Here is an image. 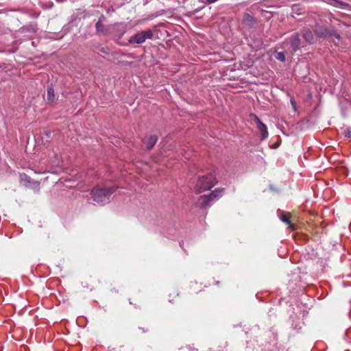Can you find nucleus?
Instances as JSON below:
<instances>
[{"instance_id": "f257e3e1", "label": "nucleus", "mask_w": 351, "mask_h": 351, "mask_svg": "<svg viewBox=\"0 0 351 351\" xmlns=\"http://www.w3.org/2000/svg\"><path fill=\"white\" fill-rule=\"evenodd\" d=\"M117 189L116 187L95 186L90 192L91 197L97 204H103L108 202L111 195Z\"/></svg>"}, {"instance_id": "f03ea898", "label": "nucleus", "mask_w": 351, "mask_h": 351, "mask_svg": "<svg viewBox=\"0 0 351 351\" xmlns=\"http://www.w3.org/2000/svg\"><path fill=\"white\" fill-rule=\"evenodd\" d=\"M217 182L215 174L210 172L205 176H199L194 186L196 193H201L205 191L210 190Z\"/></svg>"}, {"instance_id": "7ed1b4c3", "label": "nucleus", "mask_w": 351, "mask_h": 351, "mask_svg": "<svg viewBox=\"0 0 351 351\" xmlns=\"http://www.w3.org/2000/svg\"><path fill=\"white\" fill-rule=\"evenodd\" d=\"M154 36L153 31L150 29L141 31L133 35L128 40L130 44H141L147 39H152Z\"/></svg>"}, {"instance_id": "20e7f679", "label": "nucleus", "mask_w": 351, "mask_h": 351, "mask_svg": "<svg viewBox=\"0 0 351 351\" xmlns=\"http://www.w3.org/2000/svg\"><path fill=\"white\" fill-rule=\"evenodd\" d=\"M214 201H213L212 197L209 196L208 195H204L200 196L196 204L198 207L200 208H206L207 206H209Z\"/></svg>"}, {"instance_id": "39448f33", "label": "nucleus", "mask_w": 351, "mask_h": 351, "mask_svg": "<svg viewBox=\"0 0 351 351\" xmlns=\"http://www.w3.org/2000/svg\"><path fill=\"white\" fill-rule=\"evenodd\" d=\"M291 216L289 213L282 212L281 215H280V219L286 224H287L289 228L291 230H295V225L291 221Z\"/></svg>"}, {"instance_id": "423d86ee", "label": "nucleus", "mask_w": 351, "mask_h": 351, "mask_svg": "<svg viewBox=\"0 0 351 351\" xmlns=\"http://www.w3.org/2000/svg\"><path fill=\"white\" fill-rule=\"evenodd\" d=\"M157 140H158V138L156 136L149 135V136H145L143 138V143L146 145V147L149 149H150L155 145V144L157 142Z\"/></svg>"}, {"instance_id": "0eeeda50", "label": "nucleus", "mask_w": 351, "mask_h": 351, "mask_svg": "<svg viewBox=\"0 0 351 351\" xmlns=\"http://www.w3.org/2000/svg\"><path fill=\"white\" fill-rule=\"evenodd\" d=\"M315 32L317 36L324 38L330 35L329 30L322 26H316Z\"/></svg>"}, {"instance_id": "6e6552de", "label": "nucleus", "mask_w": 351, "mask_h": 351, "mask_svg": "<svg viewBox=\"0 0 351 351\" xmlns=\"http://www.w3.org/2000/svg\"><path fill=\"white\" fill-rule=\"evenodd\" d=\"M291 46L293 48V50L295 51L299 49L300 45V39L298 34H294L291 37Z\"/></svg>"}, {"instance_id": "1a4fd4ad", "label": "nucleus", "mask_w": 351, "mask_h": 351, "mask_svg": "<svg viewBox=\"0 0 351 351\" xmlns=\"http://www.w3.org/2000/svg\"><path fill=\"white\" fill-rule=\"evenodd\" d=\"M302 34L304 39L308 43H312L314 40V36L313 35L312 32L308 29L304 28L302 31Z\"/></svg>"}, {"instance_id": "9d476101", "label": "nucleus", "mask_w": 351, "mask_h": 351, "mask_svg": "<svg viewBox=\"0 0 351 351\" xmlns=\"http://www.w3.org/2000/svg\"><path fill=\"white\" fill-rule=\"evenodd\" d=\"M257 128L261 134V140H264L268 137L267 128L263 122L257 125Z\"/></svg>"}, {"instance_id": "9b49d317", "label": "nucleus", "mask_w": 351, "mask_h": 351, "mask_svg": "<svg viewBox=\"0 0 351 351\" xmlns=\"http://www.w3.org/2000/svg\"><path fill=\"white\" fill-rule=\"evenodd\" d=\"M223 191V188H219L213 191L208 195L212 197L213 201H215L216 199L222 196Z\"/></svg>"}, {"instance_id": "f8f14e48", "label": "nucleus", "mask_w": 351, "mask_h": 351, "mask_svg": "<svg viewBox=\"0 0 351 351\" xmlns=\"http://www.w3.org/2000/svg\"><path fill=\"white\" fill-rule=\"evenodd\" d=\"M56 100L54 89L53 87L49 86L47 88V103H53Z\"/></svg>"}, {"instance_id": "ddd939ff", "label": "nucleus", "mask_w": 351, "mask_h": 351, "mask_svg": "<svg viewBox=\"0 0 351 351\" xmlns=\"http://www.w3.org/2000/svg\"><path fill=\"white\" fill-rule=\"evenodd\" d=\"M330 4L332 5L335 7L342 8V9H346L350 6V5L348 3L341 1L339 0H330Z\"/></svg>"}, {"instance_id": "4468645a", "label": "nucleus", "mask_w": 351, "mask_h": 351, "mask_svg": "<svg viewBox=\"0 0 351 351\" xmlns=\"http://www.w3.org/2000/svg\"><path fill=\"white\" fill-rule=\"evenodd\" d=\"M19 180L21 183L29 184L32 182V178L25 173H20Z\"/></svg>"}, {"instance_id": "2eb2a0df", "label": "nucleus", "mask_w": 351, "mask_h": 351, "mask_svg": "<svg viewBox=\"0 0 351 351\" xmlns=\"http://www.w3.org/2000/svg\"><path fill=\"white\" fill-rule=\"evenodd\" d=\"M97 32H103L104 30V25L101 20H99L95 25Z\"/></svg>"}, {"instance_id": "dca6fc26", "label": "nucleus", "mask_w": 351, "mask_h": 351, "mask_svg": "<svg viewBox=\"0 0 351 351\" xmlns=\"http://www.w3.org/2000/svg\"><path fill=\"white\" fill-rule=\"evenodd\" d=\"M276 58V59H278L282 62L285 61V55L282 52L277 53Z\"/></svg>"}, {"instance_id": "f3484780", "label": "nucleus", "mask_w": 351, "mask_h": 351, "mask_svg": "<svg viewBox=\"0 0 351 351\" xmlns=\"http://www.w3.org/2000/svg\"><path fill=\"white\" fill-rule=\"evenodd\" d=\"M250 117L253 119L254 121L256 123V125H258L260 123H262L259 118L254 114H251Z\"/></svg>"}, {"instance_id": "a211bd4d", "label": "nucleus", "mask_w": 351, "mask_h": 351, "mask_svg": "<svg viewBox=\"0 0 351 351\" xmlns=\"http://www.w3.org/2000/svg\"><path fill=\"white\" fill-rule=\"evenodd\" d=\"M250 117L253 119L254 121L256 123V125H258L260 123H262L259 118L254 114H251Z\"/></svg>"}, {"instance_id": "6ab92c4d", "label": "nucleus", "mask_w": 351, "mask_h": 351, "mask_svg": "<svg viewBox=\"0 0 351 351\" xmlns=\"http://www.w3.org/2000/svg\"><path fill=\"white\" fill-rule=\"evenodd\" d=\"M343 134L346 137L350 138L351 136V130L350 128L345 129Z\"/></svg>"}, {"instance_id": "aec40b11", "label": "nucleus", "mask_w": 351, "mask_h": 351, "mask_svg": "<svg viewBox=\"0 0 351 351\" xmlns=\"http://www.w3.org/2000/svg\"><path fill=\"white\" fill-rule=\"evenodd\" d=\"M217 0H207V2L208 3H215V1H217Z\"/></svg>"}, {"instance_id": "412c9836", "label": "nucleus", "mask_w": 351, "mask_h": 351, "mask_svg": "<svg viewBox=\"0 0 351 351\" xmlns=\"http://www.w3.org/2000/svg\"><path fill=\"white\" fill-rule=\"evenodd\" d=\"M335 37L338 39H340V35L338 34H335Z\"/></svg>"}, {"instance_id": "4be33fe9", "label": "nucleus", "mask_w": 351, "mask_h": 351, "mask_svg": "<svg viewBox=\"0 0 351 351\" xmlns=\"http://www.w3.org/2000/svg\"><path fill=\"white\" fill-rule=\"evenodd\" d=\"M101 52H104L105 53H107V52L104 50V48H102V49L101 50Z\"/></svg>"}, {"instance_id": "5701e85b", "label": "nucleus", "mask_w": 351, "mask_h": 351, "mask_svg": "<svg viewBox=\"0 0 351 351\" xmlns=\"http://www.w3.org/2000/svg\"><path fill=\"white\" fill-rule=\"evenodd\" d=\"M215 285H219V281H216L215 282Z\"/></svg>"}]
</instances>
